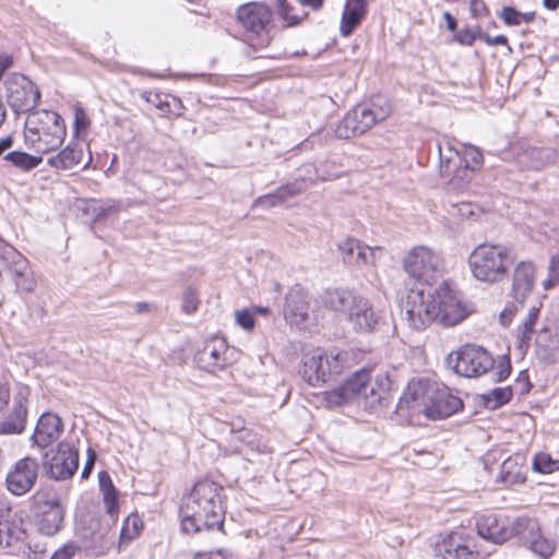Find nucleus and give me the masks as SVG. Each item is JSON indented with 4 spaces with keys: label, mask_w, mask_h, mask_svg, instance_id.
Masks as SVG:
<instances>
[{
    "label": "nucleus",
    "mask_w": 559,
    "mask_h": 559,
    "mask_svg": "<svg viewBox=\"0 0 559 559\" xmlns=\"http://www.w3.org/2000/svg\"><path fill=\"white\" fill-rule=\"evenodd\" d=\"M228 353L226 341L216 336L204 343L203 347L197 352L194 359L201 369L215 373L233 362Z\"/></svg>",
    "instance_id": "nucleus-20"
},
{
    "label": "nucleus",
    "mask_w": 559,
    "mask_h": 559,
    "mask_svg": "<svg viewBox=\"0 0 559 559\" xmlns=\"http://www.w3.org/2000/svg\"><path fill=\"white\" fill-rule=\"evenodd\" d=\"M343 364L344 358L340 352L317 349L304 357L300 373L309 385L320 386L328 382L331 376L341 372Z\"/></svg>",
    "instance_id": "nucleus-9"
},
{
    "label": "nucleus",
    "mask_w": 559,
    "mask_h": 559,
    "mask_svg": "<svg viewBox=\"0 0 559 559\" xmlns=\"http://www.w3.org/2000/svg\"><path fill=\"white\" fill-rule=\"evenodd\" d=\"M12 531L8 522H0V549L10 546Z\"/></svg>",
    "instance_id": "nucleus-50"
},
{
    "label": "nucleus",
    "mask_w": 559,
    "mask_h": 559,
    "mask_svg": "<svg viewBox=\"0 0 559 559\" xmlns=\"http://www.w3.org/2000/svg\"><path fill=\"white\" fill-rule=\"evenodd\" d=\"M302 5L310 7L313 10H319L323 5V0H298Z\"/></svg>",
    "instance_id": "nucleus-61"
},
{
    "label": "nucleus",
    "mask_w": 559,
    "mask_h": 559,
    "mask_svg": "<svg viewBox=\"0 0 559 559\" xmlns=\"http://www.w3.org/2000/svg\"><path fill=\"white\" fill-rule=\"evenodd\" d=\"M223 487L210 479L194 484L180 507L181 530L199 533L203 530H222L224 524Z\"/></svg>",
    "instance_id": "nucleus-1"
},
{
    "label": "nucleus",
    "mask_w": 559,
    "mask_h": 559,
    "mask_svg": "<svg viewBox=\"0 0 559 559\" xmlns=\"http://www.w3.org/2000/svg\"><path fill=\"white\" fill-rule=\"evenodd\" d=\"M439 152V171L442 178H449V183L453 189H463L472 179L468 170H464L461 151H459L451 140L443 139L438 143Z\"/></svg>",
    "instance_id": "nucleus-14"
},
{
    "label": "nucleus",
    "mask_w": 559,
    "mask_h": 559,
    "mask_svg": "<svg viewBox=\"0 0 559 559\" xmlns=\"http://www.w3.org/2000/svg\"><path fill=\"white\" fill-rule=\"evenodd\" d=\"M512 399V389L510 386L496 388L489 394L484 395L485 406L489 409H496L507 404Z\"/></svg>",
    "instance_id": "nucleus-37"
},
{
    "label": "nucleus",
    "mask_w": 559,
    "mask_h": 559,
    "mask_svg": "<svg viewBox=\"0 0 559 559\" xmlns=\"http://www.w3.org/2000/svg\"><path fill=\"white\" fill-rule=\"evenodd\" d=\"M540 309L533 306L530 308L528 313L524 321L519 325L516 331L518 348L526 350L530 347L532 335L535 331V325L538 320Z\"/></svg>",
    "instance_id": "nucleus-32"
},
{
    "label": "nucleus",
    "mask_w": 559,
    "mask_h": 559,
    "mask_svg": "<svg viewBox=\"0 0 559 559\" xmlns=\"http://www.w3.org/2000/svg\"><path fill=\"white\" fill-rule=\"evenodd\" d=\"M76 547L72 544L66 545L56 550L50 559H71L75 554Z\"/></svg>",
    "instance_id": "nucleus-49"
},
{
    "label": "nucleus",
    "mask_w": 559,
    "mask_h": 559,
    "mask_svg": "<svg viewBox=\"0 0 559 559\" xmlns=\"http://www.w3.org/2000/svg\"><path fill=\"white\" fill-rule=\"evenodd\" d=\"M134 310L138 313L146 312L150 310V304L147 302H136L134 306Z\"/></svg>",
    "instance_id": "nucleus-63"
},
{
    "label": "nucleus",
    "mask_w": 559,
    "mask_h": 559,
    "mask_svg": "<svg viewBox=\"0 0 559 559\" xmlns=\"http://www.w3.org/2000/svg\"><path fill=\"white\" fill-rule=\"evenodd\" d=\"M404 319L414 330H424L432 322H437L435 306L431 302L430 293L423 290L407 296Z\"/></svg>",
    "instance_id": "nucleus-17"
},
{
    "label": "nucleus",
    "mask_w": 559,
    "mask_h": 559,
    "mask_svg": "<svg viewBox=\"0 0 559 559\" xmlns=\"http://www.w3.org/2000/svg\"><path fill=\"white\" fill-rule=\"evenodd\" d=\"M63 431L61 418L52 413H44L36 425L32 436L33 443L39 448H46L59 439Z\"/></svg>",
    "instance_id": "nucleus-26"
},
{
    "label": "nucleus",
    "mask_w": 559,
    "mask_h": 559,
    "mask_svg": "<svg viewBox=\"0 0 559 559\" xmlns=\"http://www.w3.org/2000/svg\"><path fill=\"white\" fill-rule=\"evenodd\" d=\"M378 390L370 383V372L361 369L346 379L341 385L325 392V401L330 406H341L355 399H367L369 395L382 399V393L390 389L391 381L386 373L377 376Z\"/></svg>",
    "instance_id": "nucleus-7"
},
{
    "label": "nucleus",
    "mask_w": 559,
    "mask_h": 559,
    "mask_svg": "<svg viewBox=\"0 0 559 559\" xmlns=\"http://www.w3.org/2000/svg\"><path fill=\"white\" fill-rule=\"evenodd\" d=\"M88 124V121L85 117V114L83 109H78L75 111V120H74V128L75 131L79 132L81 129H85Z\"/></svg>",
    "instance_id": "nucleus-54"
},
{
    "label": "nucleus",
    "mask_w": 559,
    "mask_h": 559,
    "mask_svg": "<svg viewBox=\"0 0 559 559\" xmlns=\"http://www.w3.org/2000/svg\"><path fill=\"white\" fill-rule=\"evenodd\" d=\"M338 250L345 264L360 267L368 263H374L376 253L381 251V248H371L357 239L347 238L338 243Z\"/></svg>",
    "instance_id": "nucleus-22"
},
{
    "label": "nucleus",
    "mask_w": 559,
    "mask_h": 559,
    "mask_svg": "<svg viewBox=\"0 0 559 559\" xmlns=\"http://www.w3.org/2000/svg\"><path fill=\"white\" fill-rule=\"evenodd\" d=\"M463 407V401L447 388L424 386L421 382L408 385L407 392L400 399L399 411L407 409L412 414L423 412L430 419L452 416Z\"/></svg>",
    "instance_id": "nucleus-2"
},
{
    "label": "nucleus",
    "mask_w": 559,
    "mask_h": 559,
    "mask_svg": "<svg viewBox=\"0 0 559 559\" xmlns=\"http://www.w3.org/2000/svg\"><path fill=\"white\" fill-rule=\"evenodd\" d=\"M514 462L511 459L506 460L501 465V477L504 483L512 484L518 477L519 473H513L511 468L514 466Z\"/></svg>",
    "instance_id": "nucleus-48"
},
{
    "label": "nucleus",
    "mask_w": 559,
    "mask_h": 559,
    "mask_svg": "<svg viewBox=\"0 0 559 559\" xmlns=\"http://www.w3.org/2000/svg\"><path fill=\"white\" fill-rule=\"evenodd\" d=\"M293 8L286 3L283 7H280L277 9V14L280 17L286 22V25L288 27L297 26L305 17H307V13H305L302 16L299 15H288V12L292 11Z\"/></svg>",
    "instance_id": "nucleus-43"
},
{
    "label": "nucleus",
    "mask_w": 559,
    "mask_h": 559,
    "mask_svg": "<svg viewBox=\"0 0 559 559\" xmlns=\"http://www.w3.org/2000/svg\"><path fill=\"white\" fill-rule=\"evenodd\" d=\"M512 263L510 249L500 243H480L468 257L473 277L488 284L503 281L508 276L509 266Z\"/></svg>",
    "instance_id": "nucleus-5"
},
{
    "label": "nucleus",
    "mask_w": 559,
    "mask_h": 559,
    "mask_svg": "<svg viewBox=\"0 0 559 559\" xmlns=\"http://www.w3.org/2000/svg\"><path fill=\"white\" fill-rule=\"evenodd\" d=\"M548 274L559 277V255H552L549 260Z\"/></svg>",
    "instance_id": "nucleus-57"
},
{
    "label": "nucleus",
    "mask_w": 559,
    "mask_h": 559,
    "mask_svg": "<svg viewBox=\"0 0 559 559\" xmlns=\"http://www.w3.org/2000/svg\"><path fill=\"white\" fill-rule=\"evenodd\" d=\"M533 169H540L552 160V152L545 147H534L527 152Z\"/></svg>",
    "instance_id": "nucleus-39"
},
{
    "label": "nucleus",
    "mask_w": 559,
    "mask_h": 559,
    "mask_svg": "<svg viewBox=\"0 0 559 559\" xmlns=\"http://www.w3.org/2000/svg\"><path fill=\"white\" fill-rule=\"evenodd\" d=\"M84 144L82 143H70L57 155L51 156L47 159L49 166L63 169L72 170L76 167L86 169L92 162V154L88 152L86 160H84Z\"/></svg>",
    "instance_id": "nucleus-23"
},
{
    "label": "nucleus",
    "mask_w": 559,
    "mask_h": 559,
    "mask_svg": "<svg viewBox=\"0 0 559 559\" xmlns=\"http://www.w3.org/2000/svg\"><path fill=\"white\" fill-rule=\"evenodd\" d=\"M99 488L103 493V500L106 513L115 520L119 511L117 490L111 481L109 474L105 471L98 474Z\"/></svg>",
    "instance_id": "nucleus-31"
},
{
    "label": "nucleus",
    "mask_w": 559,
    "mask_h": 559,
    "mask_svg": "<svg viewBox=\"0 0 559 559\" xmlns=\"http://www.w3.org/2000/svg\"><path fill=\"white\" fill-rule=\"evenodd\" d=\"M520 16H522V12H519L513 7H504L500 13V17L503 22L510 26L520 25Z\"/></svg>",
    "instance_id": "nucleus-46"
},
{
    "label": "nucleus",
    "mask_w": 559,
    "mask_h": 559,
    "mask_svg": "<svg viewBox=\"0 0 559 559\" xmlns=\"http://www.w3.org/2000/svg\"><path fill=\"white\" fill-rule=\"evenodd\" d=\"M491 370H493L495 381L501 382V381L506 380L511 373V361H510L509 356H507V355L500 356L496 360L495 366Z\"/></svg>",
    "instance_id": "nucleus-40"
},
{
    "label": "nucleus",
    "mask_w": 559,
    "mask_h": 559,
    "mask_svg": "<svg viewBox=\"0 0 559 559\" xmlns=\"http://www.w3.org/2000/svg\"><path fill=\"white\" fill-rule=\"evenodd\" d=\"M519 534L516 539L542 559L550 558L556 550V542L544 536L536 519L523 516L518 523Z\"/></svg>",
    "instance_id": "nucleus-15"
},
{
    "label": "nucleus",
    "mask_w": 559,
    "mask_h": 559,
    "mask_svg": "<svg viewBox=\"0 0 559 559\" xmlns=\"http://www.w3.org/2000/svg\"><path fill=\"white\" fill-rule=\"evenodd\" d=\"M536 357L547 364L552 365L559 358V329L543 326L535 338Z\"/></svg>",
    "instance_id": "nucleus-24"
},
{
    "label": "nucleus",
    "mask_w": 559,
    "mask_h": 559,
    "mask_svg": "<svg viewBox=\"0 0 559 559\" xmlns=\"http://www.w3.org/2000/svg\"><path fill=\"white\" fill-rule=\"evenodd\" d=\"M236 322L245 330H252L254 328L253 312L248 309H242L236 312Z\"/></svg>",
    "instance_id": "nucleus-45"
},
{
    "label": "nucleus",
    "mask_w": 559,
    "mask_h": 559,
    "mask_svg": "<svg viewBox=\"0 0 559 559\" xmlns=\"http://www.w3.org/2000/svg\"><path fill=\"white\" fill-rule=\"evenodd\" d=\"M198 306L199 299L195 289L188 287L182 294V311L191 314L197 311Z\"/></svg>",
    "instance_id": "nucleus-42"
},
{
    "label": "nucleus",
    "mask_w": 559,
    "mask_h": 559,
    "mask_svg": "<svg viewBox=\"0 0 559 559\" xmlns=\"http://www.w3.org/2000/svg\"><path fill=\"white\" fill-rule=\"evenodd\" d=\"M300 192V188L297 183H289L280 187L274 193L260 197L257 200V204L262 207H273L282 204L288 198Z\"/></svg>",
    "instance_id": "nucleus-34"
},
{
    "label": "nucleus",
    "mask_w": 559,
    "mask_h": 559,
    "mask_svg": "<svg viewBox=\"0 0 559 559\" xmlns=\"http://www.w3.org/2000/svg\"><path fill=\"white\" fill-rule=\"evenodd\" d=\"M141 528H142L141 520L136 515L129 516L124 521V524L121 528V537L132 539L140 533Z\"/></svg>",
    "instance_id": "nucleus-41"
},
{
    "label": "nucleus",
    "mask_w": 559,
    "mask_h": 559,
    "mask_svg": "<svg viewBox=\"0 0 559 559\" xmlns=\"http://www.w3.org/2000/svg\"><path fill=\"white\" fill-rule=\"evenodd\" d=\"M7 102L16 114L34 112L40 99L37 86L25 75L14 73L5 81Z\"/></svg>",
    "instance_id": "nucleus-12"
},
{
    "label": "nucleus",
    "mask_w": 559,
    "mask_h": 559,
    "mask_svg": "<svg viewBox=\"0 0 559 559\" xmlns=\"http://www.w3.org/2000/svg\"><path fill=\"white\" fill-rule=\"evenodd\" d=\"M95 460H96V453L92 450V449H88L87 451V460L85 462V465L83 467V471H82V478H87L94 467V463H95Z\"/></svg>",
    "instance_id": "nucleus-53"
},
{
    "label": "nucleus",
    "mask_w": 559,
    "mask_h": 559,
    "mask_svg": "<svg viewBox=\"0 0 559 559\" xmlns=\"http://www.w3.org/2000/svg\"><path fill=\"white\" fill-rule=\"evenodd\" d=\"M194 559H228L227 554L223 549L210 550L205 552H197Z\"/></svg>",
    "instance_id": "nucleus-51"
},
{
    "label": "nucleus",
    "mask_w": 559,
    "mask_h": 559,
    "mask_svg": "<svg viewBox=\"0 0 559 559\" xmlns=\"http://www.w3.org/2000/svg\"><path fill=\"white\" fill-rule=\"evenodd\" d=\"M310 296L299 285L289 289L285 298L284 316L290 324L302 323L309 313Z\"/></svg>",
    "instance_id": "nucleus-25"
},
{
    "label": "nucleus",
    "mask_w": 559,
    "mask_h": 559,
    "mask_svg": "<svg viewBox=\"0 0 559 559\" xmlns=\"http://www.w3.org/2000/svg\"><path fill=\"white\" fill-rule=\"evenodd\" d=\"M430 297L435 306L437 322L443 326H454L468 314L457 293L447 283L441 284L430 293Z\"/></svg>",
    "instance_id": "nucleus-10"
},
{
    "label": "nucleus",
    "mask_w": 559,
    "mask_h": 559,
    "mask_svg": "<svg viewBox=\"0 0 559 559\" xmlns=\"http://www.w3.org/2000/svg\"><path fill=\"white\" fill-rule=\"evenodd\" d=\"M43 466L50 478L63 480L72 477L79 466V452L68 442H59L46 452Z\"/></svg>",
    "instance_id": "nucleus-13"
},
{
    "label": "nucleus",
    "mask_w": 559,
    "mask_h": 559,
    "mask_svg": "<svg viewBox=\"0 0 559 559\" xmlns=\"http://www.w3.org/2000/svg\"><path fill=\"white\" fill-rule=\"evenodd\" d=\"M24 138L27 146L39 153H48L64 141L66 126L56 111H34L25 121Z\"/></svg>",
    "instance_id": "nucleus-4"
},
{
    "label": "nucleus",
    "mask_w": 559,
    "mask_h": 559,
    "mask_svg": "<svg viewBox=\"0 0 559 559\" xmlns=\"http://www.w3.org/2000/svg\"><path fill=\"white\" fill-rule=\"evenodd\" d=\"M3 159L23 171L34 169L43 162L41 156H34L21 151L9 152L3 156Z\"/></svg>",
    "instance_id": "nucleus-35"
},
{
    "label": "nucleus",
    "mask_w": 559,
    "mask_h": 559,
    "mask_svg": "<svg viewBox=\"0 0 559 559\" xmlns=\"http://www.w3.org/2000/svg\"><path fill=\"white\" fill-rule=\"evenodd\" d=\"M479 38L484 40L489 46L497 45H507L508 38L504 35H497L496 37H490L488 34H479Z\"/></svg>",
    "instance_id": "nucleus-52"
},
{
    "label": "nucleus",
    "mask_w": 559,
    "mask_h": 559,
    "mask_svg": "<svg viewBox=\"0 0 559 559\" xmlns=\"http://www.w3.org/2000/svg\"><path fill=\"white\" fill-rule=\"evenodd\" d=\"M27 418L26 400L15 399L11 413L0 421V435L21 433L25 429Z\"/></svg>",
    "instance_id": "nucleus-29"
},
{
    "label": "nucleus",
    "mask_w": 559,
    "mask_h": 559,
    "mask_svg": "<svg viewBox=\"0 0 559 559\" xmlns=\"http://www.w3.org/2000/svg\"><path fill=\"white\" fill-rule=\"evenodd\" d=\"M474 539L461 533L452 532L436 545V555L442 559H479Z\"/></svg>",
    "instance_id": "nucleus-21"
},
{
    "label": "nucleus",
    "mask_w": 559,
    "mask_h": 559,
    "mask_svg": "<svg viewBox=\"0 0 559 559\" xmlns=\"http://www.w3.org/2000/svg\"><path fill=\"white\" fill-rule=\"evenodd\" d=\"M518 310L516 306L507 307L501 313H500V322L507 326L510 324L512 317L514 312Z\"/></svg>",
    "instance_id": "nucleus-55"
},
{
    "label": "nucleus",
    "mask_w": 559,
    "mask_h": 559,
    "mask_svg": "<svg viewBox=\"0 0 559 559\" xmlns=\"http://www.w3.org/2000/svg\"><path fill=\"white\" fill-rule=\"evenodd\" d=\"M405 272L417 280L429 283L442 266L440 253L426 246H416L403 259Z\"/></svg>",
    "instance_id": "nucleus-11"
},
{
    "label": "nucleus",
    "mask_w": 559,
    "mask_h": 559,
    "mask_svg": "<svg viewBox=\"0 0 559 559\" xmlns=\"http://www.w3.org/2000/svg\"><path fill=\"white\" fill-rule=\"evenodd\" d=\"M443 19H444V21L447 23L448 29L451 31V32H455L456 27H457V23H456L455 17L450 12H444L443 13Z\"/></svg>",
    "instance_id": "nucleus-58"
},
{
    "label": "nucleus",
    "mask_w": 559,
    "mask_h": 559,
    "mask_svg": "<svg viewBox=\"0 0 559 559\" xmlns=\"http://www.w3.org/2000/svg\"><path fill=\"white\" fill-rule=\"evenodd\" d=\"M321 302L326 309L346 314L359 332L373 331L380 320L370 301L354 290L329 288L321 295Z\"/></svg>",
    "instance_id": "nucleus-3"
},
{
    "label": "nucleus",
    "mask_w": 559,
    "mask_h": 559,
    "mask_svg": "<svg viewBox=\"0 0 559 559\" xmlns=\"http://www.w3.org/2000/svg\"><path fill=\"white\" fill-rule=\"evenodd\" d=\"M39 465L36 459L26 456L19 460L7 474L8 490L14 496H23L36 484Z\"/></svg>",
    "instance_id": "nucleus-19"
},
{
    "label": "nucleus",
    "mask_w": 559,
    "mask_h": 559,
    "mask_svg": "<svg viewBox=\"0 0 559 559\" xmlns=\"http://www.w3.org/2000/svg\"><path fill=\"white\" fill-rule=\"evenodd\" d=\"M535 19V13L534 12H526V13H522V16H520V23H531L533 22Z\"/></svg>",
    "instance_id": "nucleus-64"
},
{
    "label": "nucleus",
    "mask_w": 559,
    "mask_h": 559,
    "mask_svg": "<svg viewBox=\"0 0 559 559\" xmlns=\"http://www.w3.org/2000/svg\"><path fill=\"white\" fill-rule=\"evenodd\" d=\"M9 271H11L13 281L19 289L25 293H32L35 289L36 283L25 257L15 263Z\"/></svg>",
    "instance_id": "nucleus-33"
},
{
    "label": "nucleus",
    "mask_w": 559,
    "mask_h": 559,
    "mask_svg": "<svg viewBox=\"0 0 559 559\" xmlns=\"http://www.w3.org/2000/svg\"><path fill=\"white\" fill-rule=\"evenodd\" d=\"M559 282V277H557V275H549L548 274V277L543 282V287L545 290H548L550 288H552L554 286H556Z\"/></svg>",
    "instance_id": "nucleus-60"
},
{
    "label": "nucleus",
    "mask_w": 559,
    "mask_h": 559,
    "mask_svg": "<svg viewBox=\"0 0 559 559\" xmlns=\"http://www.w3.org/2000/svg\"><path fill=\"white\" fill-rule=\"evenodd\" d=\"M478 32L471 28H464L456 33L455 40L461 45L472 46L476 40Z\"/></svg>",
    "instance_id": "nucleus-47"
},
{
    "label": "nucleus",
    "mask_w": 559,
    "mask_h": 559,
    "mask_svg": "<svg viewBox=\"0 0 559 559\" xmlns=\"http://www.w3.org/2000/svg\"><path fill=\"white\" fill-rule=\"evenodd\" d=\"M10 400L9 388L0 383V412L8 405Z\"/></svg>",
    "instance_id": "nucleus-56"
},
{
    "label": "nucleus",
    "mask_w": 559,
    "mask_h": 559,
    "mask_svg": "<svg viewBox=\"0 0 559 559\" xmlns=\"http://www.w3.org/2000/svg\"><path fill=\"white\" fill-rule=\"evenodd\" d=\"M495 362L487 349L475 344H465L445 358L447 366L465 378H477L487 373Z\"/></svg>",
    "instance_id": "nucleus-8"
},
{
    "label": "nucleus",
    "mask_w": 559,
    "mask_h": 559,
    "mask_svg": "<svg viewBox=\"0 0 559 559\" xmlns=\"http://www.w3.org/2000/svg\"><path fill=\"white\" fill-rule=\"evenodd\" d=\"M63 515V509L58 502L45 503L39 520V531L47 536L55 535L61 527Z\"/></svg>",
    "instance_id": "nucleus-30"
},
{
    "label": "nucleus",
    "mask_w": 559,
    "mask_h": 559,
    "mask_svg": "<svg viewBox=\"0 0 559 559\" xmlns=\"http://www.w3.org/2000/svg\"><path fill=\"white\" fill-rule=\"evenodd\" d=\"M543 4L548 10H556L559 8V0H543Z\"/></svg>",
    "instance_id": "nucleus-62"
},
{
    "label": "nucleus",
    "mask_w": 559,
    "mask_h": 559,
    "mask_svg": "<svg viewBox=\"0 0 559 559\" xmlns=\"http://www.w3.org/2000/svg\"><path fill=\"white\" fill-rule=\"evenodd\" d=\"M237 19L242 27L254 34H269L273 28V11L263 2H249L237 9Z\"/></svg>",
    "instance_id": "nucleus-16"
},
{
    "label": "nucleus",
    "mask_w": 559,
    "mask_h": 559,
    "mask_svg": "<svg viewBox=\"0 0 559 559\" xmlns=\"http://www.w3.org/2000/svg\"><path fill=\"white\" fill-rule=\"evenodd\" d=\"M391 114V105L382 97H373L355 106L337 124L335 133L341 139L361 135L374 124L385 120Z\"/></svg>",
    "instance_id": "nucleus-6"
},
{
    "label": "nucleus",
    "mask_w": 559,
    "mask_h": 559,
    "mask_svg": "<svg viewBox=\"0 0 559 559\" xmlns=\"http://www.w3.org/2000/svg\"><path fill=\"white\" fill-rule=\"evenodd\" d=\"M120 211V203L117 201H108L104 205H102L96 215H95V222L102 221L103 218H107L111 215L117 214Z\"/></svg>",
    "instance_id": "nucleus-44"
},
{
    "label": "nucleus",
    "mask_w": 559,
    "mask_h": 559,
    "mask_svg": "<svg viewBox=\"0 0 559 559\" xmlns=\"http://www.w3.org/2000/svg\"><path fill=\"white\" fill-rule=\"evenodd\" d=\"M535 266L532 262H520L513 273L512 296L515 301L523 304L532 293L535 283Z\"/></svg>",
    "instance_id": "nucleus-27"
},
{
    "label": "nucleus",
    "mask_w": 559,
    "mask_h": 559,
    "mask_svg": "<svg viewBox=\"0 0 559 559\" xmlns=\"http://www.w3.org/2000/svg\"><path fill=\"white\" fill-rule=\"evenodd\" d=\"M461 158L464 170H468V176H472L483 165V154L477 147L472 145L464 146L463 151H461Z\"/></svg>",
    "instance_id": "nucleus-36"
},
{
    "label": "nucleus",
    "mask_w": 559,
    "mask_h": 559,
    "mask_svg": "<svg viewBox=\"0 0 559 559\" xmlns=\"http://www.w3.org/2000/svg\"><path fill=\"white\" fill-rule=\"evenodd\" d=\"M523 516L510 520L499 519L495 514L483 515L477 521V533L484 539H488L495 544H502L510 538L518 537L519 530L518 523L522 521Z\"/></svg>",
    "instance_id": "nucleus-18"
},
{
    "label": "nucleus",
    "mask_w": 559,
    "mask_h": 559,
    "mask_svg": "<svg viewBox=\"0 0 559 559\" xmlns=\"http://www.w3.org/2000/svg\"><path fill=\"white\" fill-rule=\"evenodd\" d=\"M14 139L12 135L0 139V156L9 148L12 147Z\"/></svg>",
    "instance_id": "nucleus-59"
},
{
    "label": "nucleus",
    "mask_w": 559,
    "mask_h": 559,
    "mask_svg": "<svg viewBox=\"0 0 559 559\" xmlns=\"http://www.w3.org/2000/svg\"><path fill=\"white\" fill-rule=\"evenodd\" d=\"M533 469L538 473H552L559 469V460H554L545 452L537 453L533 459Z\"/></svg>",
    "instance_id": "nucleus-38"
},
{
    "label": "nucleus",
    "mask_w": 559,
    "mask_h": 559,
    "mask_svg": "<svg viewBox=\"0 0 559 559\" xmlns=\"http://www.w3.org/2000/svg\"><path fill=\"white\" fill-rule=\"evenodd\" d=\"M367 14L366 0H347L340 25V33L348 37Z\"/></svg>",
    "instance_id": "nucleus-28"
}]
</instances>
